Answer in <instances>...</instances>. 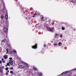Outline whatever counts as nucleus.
<instances>
[{"instance_id":"f257e3e1","label":"nucleus","mask_w":76,"mask_h":76,"mask_svg":"<svg viewBox=\"0 0 76 76\" xmlns=\"http://www.w3.org/2000/svg\"><path fill=\"white\" fill-rule=\"evenodd\" d=\"M37 45L38 44H36L35 45H34V46H31V47L33 49H37V48H38V47H37Z\"/></svg>"},{"instance_id":"f03ea898","label":"nucleus","mask_w":76,"mask_h":76,"mask_svg":"<svg viewBox=\"0 0 76 76\" xmlns=\"http://www.w3.org/2000/svg\"><path fill=\"white\" fill-rule=\"evenodd\" d=\"M48 30L49 31H50V32H53V31L54 30V27H53L52 28H48Z\"/></svg>"},{"instance_id":"7ed1b4c3","label":"nucleus","mask_w":76,"mask_h":76,"mask_svg":"<svg viewBox=\"0 0 76 76\" xmlns=\"http://www.w3.org/2000/svg\"><path fill=\"white\" fill-rule=\"evenodd\" d=\"M72 70L71 71H68L66 72H63V73H62L61 75H64V74H66V73H70V72H71Z\"/></svg>"},{"instance_id":"20e7f679","label":"nucleus","mask_w":76,"mask_h":76,"mask_svg":"<svg viewBox=\"0 0 76 76\" xmlns=\"http://www.w3.org/2000/svg\"><path fill=\"white\" fill-rule=\"evenodd\" d=\"M4 31L5 32H7L8 31V28L7 27H6L4 28Z\"/></svg>"},{"instance_id":"39448f33","label":"nucleus","mask_w":76,"mask_h":76,"mask_svg":"<svg viewBox=\"0 0 76 76\" xmlns=\"http://www.w3.org/2000/svg\"><path fill=\"white\" fill-rule=\"evenodd\" d=\"M9 63H10L11 65H12L13 64V61L12 60H10L9 61Z\"/></svg>"},{"instance_id":"423d86ee","label":"nucleus","mask_w":76,"mask_h":76,"mask_svg":"<svg viewBox=\"0 0 76 76\" xmlns=\"http://www.w3.org/2000/svg\"><path fill=\"white\" fill-rule=\"evenodd\" d=\"M4 57L5 59H7L8 57H7V55H5L4 56Z\"/></svg>"},{"instance_id":"0eeeda50","label":"nucleus","mask_w":76,"mask_h":76,"mask_svg":"<svg viewBox=\"0 0 76 76\" xmlns=\"http://www.w3.org/2000/svg\"><path fill=\"white\" fill-rule=\"evenodd\" d=\"M0 72L1 73H3V70L1 69V67L0 66Z\"/></svg>"},{"instance_id":"6e6552de","label":"nucleus","mask_w":76,"mask_h":76,"mask_svg":"<svg viewBox=\"0 0 76 76\" xmlns=\"http://www.w3.org/2000/svg\"><path fill=\"white\" fill-rule=\"evenodd\" d=\"M5 18L7 20L8 19V15L7 14L5 16Z\"/></svg>"},{"instance_id":"1a4fd4ad","label":"nucleus","mask_w":76,"mask_h":76,"mask_svg":"<svg viewBox=\"0 0 76 76\" xmlns=\"http://www.w3.org/2000/svg\"><path fill=\"white\" fill-rule=\"evenodd\" d=\"M6 39H3L2 40L1 42H4L6 41Z\"/></svg>"},{"instance_id":"9d476101","label":"nucleus","mask_w":76,"mask_h":76,"mask_svg":"<svg viewBox=\"0 0 76 76\" xmlns=\"http://www.w3.org/2000/svg\"><path fill=\"white\" fill-rule=\"evenodd\" d=\"M33 69L34 70H37V68H36V67H35V66L33 68Z\"/></svg>"},{"instance_id":"9b49d317","label":"nucleus","mask_w":76,"mask_h":76,"mask_svg":"<svg viewBox=\"0 0 76 76\" xmlns=\"http://www.w3.org/2000/svg\"><path fill=\"white\" fill-rule=\"evenodd\" d=\"M58 46H61V42H59L58 43Z\"/></svg>"},{"instance_id":"f8f14e48","label":"nucleus","mask_w":76,"mask_h":76,"mask_svg":"<svg viewBox=\"0 0 76 76\" xmlns=\"http://www.w3.org/2000/svg\"><path fill=\"white\" fill-rule=\"evenodd\" d=\"M13 52L14 53V54L17 53L16 51V50H13Z\"/></svg>"},{"instance_id":"ddd939ff","label":"nucleus","mask_w":76,"mask_h":76,"mask_svg":"<svg viewBox=\"0 0 76 76\" xmlns=\"http://www.w3.org/2000/svg\"><path fill=\"white\" fill-rule=\"evenodd\" d=\"M25 64L26 66V67H29V65H28V64Z\"/></svg>"},{"instance_id":"4468645a","label":"nucleus","mask_w":76,"mask_h":76,"mask_svg":"<svg viewBox=\"0 0 76 76\" xmlns=\"http://www.w3.org/2000/svg\"><path fill=\"white\" fill-rule=\"evenodd\" d=\"M1 18L2 19H4V16L3 15H1Z\"/></svg>"},{"instance_id":"2eb2a0df","label":"nucleus","mask_w":76,"mask_h":76,"mask_svg":"<svg viewBox=\"0 0 76 76\" xmlns=\"http://www.w3.org/2000/svg\"><path fill=\"white\" fill-rule=\"evenodd\" d=\"M39 75L40 76H42V72H40L39 73Z\"/></svg>"},{"instance_id":"dca6fc26","label":"nucleus","mask_w":76,"mask_h":76,"mask_svg":"<svg viewBox=\"0 0 76 76\" xmlns=\"http://www.w3.org/2000/svg\"><path fill=\"white\" fill-rule=\"evenodd\" d=\"M7 66H10V64L9 63H7Z\"/></svg>"},{"instance_id":"f3484780","label":"nucleus","mask_w":76,"mask_h":76,"mask_svg":"<svg viewBox=\"0 0 76 76\" xmlns=\"http://www.w3.org/2000/svg\"><path fill=\"white\" fill-rule=\"evenodd\" d=\"M6 51H7V52L6 53V54H7V53H9V50H8V49H7Z\"/></svg>"},{"instance_id":"a211bd4d","label":"nucleus","mask_w":76,"mask_h":76,"mask_svg":"<svg viewBox=\"0 0 76 76\" xmlns=\"http://www.w3.org/2000/svg\"><path fill=\"white\" fill-rule=\"evenodd\" d=\"M9 69V68L8 67H7L5 69L6 70H8Z\"/></svg>"},{"instance_id":"6ab92c4d","label":"nucleus","mask_w":76,"mask_h":76,"mask_svg":"<svg viewBox=\"0 0 76 76\" xmlns=\"http://www.w3.org/2000/svg\"><path fill=\"white\" fill-rule=\"evenodd\" d=\"M61 29L62 30H64V28L63 27H62Z\"/></svg>"},{"instance_id":"aec40b11","label":"nucleus","mask_w":76,"mask_h":76,"mask_svg":"<svg viewBox=\"0 0 76 76\" xmlns=\"http://www.w3.org/2000/svg\"><path fill=\"white\" fill-rule=\"evenodd\" d=\"M18 68H19L20 69H22V66H20Z\"/></svg>"},{"instance_id":"412c9836","label":"nucleus","mask_w":76,"mask_h":76,"mask_svg":"<svg viewBox=\"0 0 76 76\" xmlns=\"http://www.w3.org/2000/svg\"><path fill=\"white\" fill-rule=\"evenodd\" d=\"M63 35L61 34V35L60 36V38H62V37H63Z\"/></svg>"},{"instance_id":"4be33fe9","label":"nucleus","mask_w":76,"mask_h":76,"mask_svg":"<svg viewBox=\"0 0 76 76\" xmlns=\"http://www.w3.org/2000/svg\"><path fill=\"white\" fill-rule=\"evenodd\" d=\"M22 66V69L25 67V66L23 65L21 66Z\"/></svg>"},{"instance_id":"5701e85b","label":"nucleus","mask_w":76,"mask_h":76,"mask_svg":"<svg viewBox=\"0 0 76 76\" xmlns=\"http://www.w3.org/2000/svg\"><path fill=\"white\" fill-rule=\"evenodd\" d=\"M13 73V71H10V73L12 74Z\"/></svg>"},{"instance_id":"b1692460","label":"nucleus","mask_w":76,"mask_h":76,"mask_svg":"<svg viewBox=\"0 0 76 76\" xmlns=\"http://www.w3.org/2000/svg\"><path fill=\"white\" fill-rule=\"evenodd\" d=\"M10 69L11 70H13V67H11Z\"/></svg>"},{"instance_id":"393cba45","label":"nucleus","mask_w":76,"mask_h":76,"mask_svg":"<svg viewBox=\"0 0 76 76\" xmlns=\"http://www.w3.org/2000/svg\"><path fill=\"white\" fill-rule=\"evenodd\" d=\"M44 17H42V20H44Z\"/></svg>"},{"instance_id":"a878e982","label":"nucleus","mask_w":76,"mask_h":76,"mask_svg":"<svg viewBox=\"0 0 76 76\" xmlns=\"http://www.w3.org/2000/svg\"><path fill=\"white\" fill-rule=\"evenodd\" d=\"M9 59H10V60H12V57H10V58H9Z\"/></svg>"},{"instance_id":"bb28decb","label":"nucleus","mask_w":76,"mask_h":76,"mask_svg":"<svg viewBox=\"0 0 76 76\" xmlns=\"http://www.w3.org/2000/svg\"><path fill=\"white\" fill-rule=\"evenodd\" d=\"M6 75H9V74L8 73H6Z\"/></svg>"},{"instance_id":"cd10ccee","label":"nucleus","mask_w":76,"mask_h":76,"mask_svg":"<svg viewBox=\"0 0 76 76\" xmlns=\"http://www.w3.org/2000/svg\"><path fill=\"white\" fill-rule=\"evenodd\" d=\"M54 45H57V43H55L54 44Z\"/></svg>"},{"instance_id":"c85d7f7f","label":"nucleus","mask_w":76,"mask_h":76,"mask_svg":"<svg viewBox=\"0 0 76 76\" xmlns=\"http://www.w3.org/2000/svg\"><path fill=\"white\" fill-rule=\"evenodd\" d=\"M10 54H12V52H10Z\"/></svg>"},{"instance_id":"c756f323","label":"nucleus","mask_w":76,"mask_h":76,"mask_svg":"<svg viewBox=\"0 0 76 76\" xmlns=\"http://www.w3.org/2000/svg\"><path fill=\"white\" fill-rule=\"evenodd\" d=\"M2 61H4V59H3V58H2Z\"/></svg>"},{"instance_id":"7c9ffc66","label":"nucleus","mask_w":76,"mask_h":76,"mask_svg":"<svg viewBox=\"0 0 76 76\" xmlns=\"http://www.w3.org/2000/svg\"><path fill=\"white\" fill-rule=\"evenodd\" d=\"M2 62V61H1L0 60V63H1Z\"/></svg>"},{"instance_id":"2f4dec72","label":"nucleus","mask_w":76,"mask_h":76,"mask_svg":"<svg viewBox=\"0 0 76 76\" xmlns=\"http://www.w3.org/2000/svg\"><path fill=\"white\" fill-rule=\"evenodd\" d=\"M3 61V63H5V61Z\"/></svg>"},{"instance_id":"473e14b6","label":"nucleus","mask_w":76,"mask_h":76,"mask_svg":"<svg viewBox=\"0 0 76 76\" xmlns=\"http://www.w3.org/2000/svg\"><path fill=\"white\" fill-rule=\"evenodd\" d=\"M7 73H9V71L8 70V71H7Z\"/></svg>"},{"instance_id":"72a5a7b5","label":"nucleus","mask_w":76,"mask_h":76,"mask_svg":"<svg viewBox=\"0 0 76 76\" xmlns=\"http://www.w3.org/2000/svg\"><path fill=\"white\" fill-rule=\"evenodd\" d=\"M56 36H57V35H58V34H56Z\"/></svg>"},{"instance_id":"f704fd0d","label":"nucleus","mask_w":76,"mask_h":76,"mask_svg":"<svg viewBox=\"0 0 76 76\" xmlns=\"http://www.w3.org/2000/svg\"><path fill=\"white\" fill-rule=\"evenodd\" d=\"M33 18H35V15H33Z\"/></svg>"},{"instance_id":"c9c22d12","label":"nucleus","mask_w":76,"mask_h":76,"mask_svg":"<svg viewBox=\"0 0 76 76\" xmlns=\"http://www.w3.org/2000/svg\"><path fill=\"white\" fill-rule=\"evenodd\" d=\"M37 14L36 13H35L34 14V15H36Z\"/></svg>"},{"instance_id":"e433bc0d","label":"nucleus","mask_w":76,"mask_h":76,"mask_svg":"<svg viewBox=\"0 0 76 76\" xmlns=\"http://www.w3.org/2000/svg\"><path fill=\"white\" fill-rule=\"evenodd\" d=\"M46 46V45H44V47H45Z\"/></svg>"},{"instance_id":"4c0bfd02","label":"nucleus","mask_w":76,"mask_h":76,"mask_svg":"<svg viewBox=\"0 0 76 76\" xmlns=\"http://www.w3.org/2000/svg\"><path fill=\"white\" fill-rule=\"evenodd\" d=\"M4 67V66H2V68H3H3Z\"/></svg>"},{"instance_id":"58836bf2","label":"nucleus","mask_w":76,"mask_h":76,"mask_svg":"<svg viewBox=\"0 0 76 76\" xmlns=\"http://www.w3.org/2000/svg\"><path fill=\"white\" fill-rule=\"evenodd\" d=\"M5 66H6V67H7V65H6Z\"/></svg>"},{"instance_id":"ea45409f","label":"nucleus","mask_w":76,"mask_h":76,"mask_svg":"<svg viewBox=\"0 0 76 76\" xmlns=\"http://www.w3.org/2000/svg\"><path fill=\"white\" fill-rule=\"evenodd\" d=\"M26 19H27V18H26Z\"/></svg>"},{"instance_id":"a19ab883","label":"nucleus","mask_w":76,"mask_h":76,"mask_svg":"<svg viewBox=\"0 0 76 76\" xmlns=\"http://www.w3.org/2000/svg\"><path fill=\"white\" fill-rule=\"evenodd\" d=\"M8 41H9V39H8Z\"/></svg>"},{"instance_id":"79ce46f5","label":"nucleus","mask_w":76,"mask_h":76,"mask_svg":"<svg viewBox=\"0 0 76 76\" xmlns=\"http://www.w3.org/2000/svg\"><path fill=\"white\" fill-rule=\"evenodd\" d=\"M75 29H76L75 28Z\"/></svg>"}]
</instances>
